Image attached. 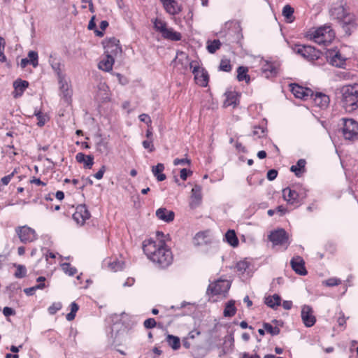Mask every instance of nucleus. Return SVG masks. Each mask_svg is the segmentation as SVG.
Masks as SVG:
<instances>
[{
  "label": "nucleus",
  "mask_w": 358,
  "mask_h": 358,
  "mask_svg": "<svg viewBox=\"0 0 358 358\" xmlns=\"http://www.w3.org/2000/svg\"><path fill=\"white\" fill-rule=\"evenodd\" d=\"M143 249L148 258L162 268H166L172 263V252L163 241L158 243L152 240L145 241Z\"/></svg>",
  "instance_id": "nucleus-1"
},
{
  "label": "nucleus",
  "mask_w": 358,
  "mask_h": 358,
  "mask_svg": "<svg viewBox=\"0 0 358 358\" xmlns=\"http://www.w3.org/2000/svg\"><path fill=\"white\" fill-rule=\"evenodd\" d=\"M329 14L333 20H337L345 34L350 35L357 26L356 18L350 13L345 0H338L332 3Z\"/></svg>",
  "instance_id": "nucleus-2"
},
{
  "label": "nucleus",
  "mask_w": 358,
  "mask_h": 358,
  "mask_svg": "<svg viewBox=\"0 0 358 358\" xmlns=\"http://www.w3.org/2000/svg\"><path fill=\"white\" fill-rule=\"evenodd\" d=\"M341 102L347 112L358 108V84L345 85L341 89Z\"/></svg>",
  "instance_id": "nucleus-3"
},
{
  "label": "nucleus",
  "mask_w": 358,
  "mask_h": 358,
  "mask_svg": "<svg viewBox=\"0 0 358 358\" xmlns=\"http://www.w3.org/2000/svg\"><path fill=\"white\" fill-rule=\"evenodd\" d=\"M310 36L315 43L327 45L334 38L335 33L330 25L326 24L313 31Z\"/></svg>",
  "instance_id": "nucleus-4"
},
{
  "label": "nucleus",
  "mask_w": 358,
  "mask_h": 358,
  "mask_svg": "<svg viewBox=\"0 0 358 358\" xmlns=\"http://www.w3.org/2000/svg\"><path fill=\"white\" fill-rule=\"evenodd\" d=\"M342 134L345 139L354 141L358 138V122L351 118H342Z\"/></svg>",
  "instance_id": "nucleus-5"
},
{
  "label": "nucleus",
  "mask_w": 358,
  "mask_h": 358,
  "mask_svg": "<svg viewBox=\"0 0 358 358\" xmlns=\"http://www.w3.org/2000/svg\"><path fill=\"white\" fill-rule=\"evenodd\" d=\"M189 64L190 68L192 69V73L194 76L196 84L201 87H206L209 80L208 72L204 69L201 68L196 62H189Z\"/></svg>",
  "instance_id": "nucleus-6"
},
{
  "label": "nucleus",
  "mask_w": 358,
  "mask_h": 358,
  "mask_svg": "<svg viewBox=\"0 0 358 358\" xmlns=\"http://www.w3.org/2000/svg\"><path fill=\"white\" fill-rule=\"evenodd\" d=\"M230 282L227 280H218L209 285L207 294L212 295H223L228 292L230 288Z\"/></svg>",
  "instance_id": "nucleus-7"
},
{
  "label": "nucleus",
  "mask_w": 358,
  "mask_h": 358,
  "mask_svg": "<svg viewBox=\"0 0 358 358\" xmlns=\"http://www.w3.org/2000/svg\"><path fill=\"white\" fill-rule=\"evenodd\" d=\"M268 239L273 245H282L286 248L289 245V236L283 229H279L272 231L268 236Z\"/></svg>",
  "instance_id": "nucleus-8"
},
{
  "label": "nucleus",
  "mask_w": 358,
  "mask_h": 358,
  "mask_svg": "<svg viewBox=\"0 0 358 358\" xmlns=\"http://www.w3.org/2000/svg\"><path fill=\"white\" fill-rule=\"evenodd\" d=\"M294 50L296 54L310 61L317 59L319 57L318 51L310 45H296Z\"/></svg>",
  "instance_id": "nucleus-9"
},
{
  "label": "nucleus",
  "mask_w": 358,
  "mask_h": 358,
  "mask_svg": "<svg viewBox=\"0 0 358 358\" xmlns=\"http://www.w3.org/2000/svg\"><path fill=\"white\" fill-rule=\"evenodd\" d=\"M15 231L21 242L24 243H30L36 239L35 231L27 226L19 227Z\"/></svg>",
  "instance_id": "nucleus-10"
},
{
  "label": "nucleus",
  "mask_w": 358,
  "mask_h": 358,
  "mask_svg": "<svg viewBox=\"0 0 358 358\" xmlns=\"http://www.w3.org/2000/svg\"><path fill=\"white\" fill-rule=\"evenodd\" d=\"M105 55L114 58L122 53V48L119 44V41L115 38H110L104 46Z\"/></svg>",
  "instance_id": "nucleus-11"
},
{
  "label": "nucleus",
  "mask_w": 358,
  "mask_h": 358,
  "mask_svg": "<svg viewBox=\"0 0 358 358\" xmlns=\"http://www.w3.org/2000/svg\"><path fill=\"white\" fill-rule=\"evenodd\" d=\"M327 57L329 63L334 66L343 68L345 64V58L342 57L338 51L328 50Z\"/></svg>",
  "instance_id": "nucleus-12"
},
{
  "label": "nucleus",
  "mask_w": 358,
  "mask_h": 358,
  "mask_svg": "<svg viewBox=\"0 0 358 358\" xmlns=\"http://www.w3.org/2000/svg\"><path fill=\"white\" fill-rule=\"evenodd\" d=\"M290 264L292 269L297 274L301 275H306L307 274V271L304 266L305 262L301 257L296 256L293 257L290 262Z\"/></svg>",
  "instance_id": "nucleus-13"
},
{
  "label": "nucleus",
  "mask_w": 358,
  "mask_h": 358,
  "mask_svg": "<svg viewBox=\"0 0 358 358\" xmlns=\"http://www.w3.org/2000/svg\"><path fill=\"white\" fill-rule=\"evenodd\" d=\"M49 63L57 76V78L65 76L66 75L63 73L64 64L62 63L60 58H57L50 55L49 59Z\"/></svg>",
  "instance_id": "nucleus-14"
},
{
  "label": "nucleus",
  "mask_w": 358,
  "mask_h": 358,
  "mask_svg": "<svg viewBox=\"0 0 358 358\" xmlns=\"http://www.w3.org/2000/svg\"><path fill=\"white\" fill-rule=\"evenodd\" d=\"M57 79L59 85L60 94L65 99L66 101H69L71 95V90L66 80V76Z\"/></svg>",
  "instance_id": "nucleus-15"
},
{
  "label": "nucleus",
  "mask_w": 358,
  "mask_h": 358,
  "mask_svg": "<svg viewBox=\"0 0 358 358\" xmlns=\"http://www.w3.org/2000/svg\"><path fill=\"white\" fill-rule=\"evenodd\" d=\"M201 187L199 185H196L192 189V195L189 202L190 208H195L198 207L201 202Z\"/></svg>",
  "instance_id": "nucleus-16"
},
{
  "label": "nucleus",
  "mask_w": 358,
  "mask_h": 358,
  "mask_svg": "<svg viewBox=\"0 0 358 358\" xmlns=\"http://www.w3.org/2000/svg\"><path fill=\"white\" fill-rule=\"evenodd\" d=\"M291 87V91L296 98L306 99L312 95V91L308 88H304L297 84H293Z\"/></svg>",
  "instance_id": "nucleus-17"
},
{
  "label": "nucleus",
  "mask_w": 358,
  "mask_h": 358,
  "mask_svg": "<svg viewBox=\"0 0 358 358\" xmlns=\"http://www.w3.org/2000/svg\"><path fill=\"white\" fill-rule=\"evenodd\" d=\"M164 7L170 15H176L180 12V6L176 0H162Z\"/></svg>",
  "instance_id": "nucleus-18"
},
{
  "label": "nucleus",
  "mask_w": 358,
  "mask_h": 358,
  "mask_svg": "<svg viewBox=\"0 0 358 358\" xmlns=\"http://www.w3.org/2000/svg\"><path fill=\"white\" fill-rule=\"evenodd\" d=\"M156 216L158 219L166 222H170L174 220L175 213L165 208H160L156 211Z\"/></svg>",
  "instance_id": "nucleus-19"
},
{
  "label": "nucleus",
  "mask_w": 358,
  "mask_h": 358,
  "mask_svg": "<svg viewBox=\"0 0 358 358\" xmlns=\"http://www.w3.org/2000/svg\"><path fill=\"white\" fill-rule=\"evenodd\" d=\"M76 159L78 163L83 164L86 169H91L94 164V157L92 155H85L83 152H78L76 155Z\"/></svg>",
  "instance_id": "nucleus-20"
},
{
  "label": "nucleus",
  "mask_w": 358,
  "mask_h": 358,
  "mask_svg": "<svg viewBox=\"0 0 358 358\" xmlns=\"http://www.w3.org/2000/svg\"><path fill=\"white\" fill-rule=\"evenodd\" d=\"M282 196L288 203L294 204L298 200L299 194L295 190L287 187L282 190Z\"/></svg>",
  "instance_id": "nucleus-21"
},
{
  "label": "nucleus",
  "mask_w": 358,
  "mask_h": 358,
  "mask_svg": "<svg viewBox=\"0 0 358 358\" xmlns=\"http://www.w3.org/2000/svg\"><path fill=\"white\" fill-rule=\"evenodd\" d=\"M114 62V58L110 57L109 55H106L105 58L99 62L98 67L102 71L109 72L113 69Z\"/></svg>",
  "instance_id": "nucleus-22"
},
{
  "label": "nucleus",
  "mask_w": 358,
  "mask_h": 358,
  "mask_svg": "<svg viewBox=\"0 0 358 358\" xmlns=\"http://www.w3.org/2000/svg\"><path fill=\"white\" fill-rule=\"evenodd\" d=\"M162 37L173 41H178L181 39V34L175 31L172 28H165L164 31L161 34Z\"/></svg>",
  "instance_id": "nucleus-23"
},
{
  "label": "nucleus",
  "mask_w": 358,
  "mask_h": 358,
  "mask_svg": "<svg viewBox=\"0 0 358 358\" xmlns=\"http://www.w3.org/2000/svg\"><path fill=\"white\" fill-rule=\"evenodd\" d=\"M29 83L26 80H22L20 79L17 80L13 83V87L15 88V97L20 96L22 94L24 91L28 87Z\"/></svg>",
  "instance_id": "nucleus-24"
},
{
  "label": "nucleus",
  "mask_w": 358,
  "mask_h": 358,
  "mask_svg": "<svg viewBox=\"0 0 358 358\" xmlns=\"http://www.w3.org/2000/svg\"><path fill=\"white\" fill-rule=\"evenodd\" d=\"M164 170V165L162 163H159L152 167V172L158 181H163L166 179V175L162 173Z\"/></svg>",
  "instance_id": "nucleus-25"
},
{
  "label": "nucleus",
  "mask_w": 358,
  "mask_h": 358,
  "mask_svg": "<svg viewBox=\"0 0 358 358\" xmlns=\"http://www.w3.org/2000/svg\"><path fill=\"white\" fill-rule=\"evenodd\" d=\"M226 99L224 103V106H236L238 101V94L236 92H227L225 94Z\"/></svg>",
  "instance_id": "nucleus-26"
},
{
  "label": "nucleus",
  "mask_w": 358,
  "mask_h": 358,
  "mask_svg": "<svg viewBox=\"0 0 358 358\" xmlns=\"http://www.w3.org/2000/svg\"><path fill=\"white\" fill-rule=\"evenodd\" d=\"M314 101L320 108H326L329 103V97L324 94L317 93L315 94Z\"/></svg>",
  "instance_id": "nucleus-27"
},
{
  "label": "nucleus",
  "mask_w": 358,
  "mask_h": 358,
  "mask_svg": "<svg viewBox=\"0 0 358 358\" xmlns=\"http://www.w3.org/2000/svg\"><path fill=\"white\" fill-rule=\"evenodd\" d=\"M262 70L266 78H269L277 74V69L275 66L273 64L268 62H266L265 64L262 66Z\"/></svg>",
  "instance_id": "nucleus-28"
},
{
  "label": "nucleus",
  "mask_w": 358,
  "mask_h": 358,
  "mask_svg": "<svg viewBox=\"0 0 358 358\" xmlns=\"http://www.w3.org/2000/svg\"><path fill=\"white\" fill-rule=\"evenodd\" d=\"M280 302L281 298L276 294L265 298V303L272 308H275V307L279 306L280 305Z\"/></svg>",
  "instance_id": "nucleus-29"
},
{
  "label": "nucleus",
  "mask_w": 358,
  "mask_h": 358,
  "mask_svg": "<svg viewBox=\"0 0 358 358\" xmlns=\"http://www.w3.org/2000/svg\"><path fill=\"white\" fill-rule=\"evenodd\" d=\"M306 164V160L301 159L297 162L296 165H293L291 166L290 171L294 172L297 177H299L301 172L304 171Z\"/></svg>",
  "instance_id": "nucleus-30"
},
{
  "label": "nucleus",
  "mask_w": 358,
  "mask_h": 358,
  "mask_svg": "<svg viewBox=\"0 0 358 358\" xmlns=\"http://www.w3.org/2000/svg\"><path fill=\"white\" fill-rule=\"evenodd\" d=\"M248 69L245 66H239L237 69V79L238 81L245 80L247 83L250 82V76L248 74Z\"/></svg>",
  "instance_id": "nucleus-31"
},
{
  "label": "nucleus",
  "mask_w": 358,
  "mask_h": 358,
  "mask_svg": "<svg viewBox=\"0 0 358 358\" xmlns=\"http://www.w3.org/2000/svg\"><path fill=\"white\" fill-rule=\"evenodd\" d=\"M96 149L101 154L107 155L109 152L108 143L103 138H100L96 143Z\"/></svg>",
  "instance_id": "nucleus-32"
},
{
  "label": "nucleus",
  "mask_w": 358,
  "mask_h": 358,
  "mask_svg": "<svg viewBox=\"0 0 358 358\" xmlns=\"http://www.w3.org/2000/svg\"><path fill=\"white\" fill-rule=\"evenodd\" d=\"M227 242L233 247L238 245V240L234 230H229L225 234Z\"/></svg>",
  "instance_id": "nucleus-33"
},
{
  "label": "nucleus",
  "mask_w": 358,
  "mask_h": 358,
  "mask_svg": "<svg viewBox=\"0 0 358 358\" xmlns=\"http://www.w3.org/2000/svg\"><path fill=\"white\" fill-rule=\"evenodd\" d=\"M220 46L221 43L219 40H213L212 41H208L207 42V50L211 54L215 53L218 49H220Z\"/></svg>",
  "instance_id": "nucleus-34"
},
{
  "label": "nucleus",
  "mask_w": 358,
  "mask_h": 358,
  "mask_svg": "<svg viewBox=\"0 0 358 358\" xmlns=\"http://www.w3.org/2000/svg\"><path fill=\"white\" fill-rule=\"evenodd\" d=\"M167 342L173 350H178L180 346L179 338L173 335H168Z\"/></svg>",
  "instance_id": "nucleus-35"
},
{
  "label": "nucleus",
  "mask_w": 358,
  "mask_h": 358,
  "mask_svg": "<svg viewBox=\"0 0 358 358\" xmlns=\"http://www.w3.org/2000/svg\"><path fill=\"white\" fill-rule=\"evenodd\" d=\"M152 22L154 24L155 29L161 34L164 31L165 28L167 27L166 23L161 19L156 18L154 20H152Z\"/></svg>",
  "instance_id": "nucleus-36"
},
{
  "label": "nucleus",
  "mask_w": 358,
  "mask_h": 358,
  "mask_svg": "<svg viewBox=\"0 0 358 358\" xmlns=\"http://www.w3.org/2000/svg\"><path fill=\"white\" fill-rule=\"evenodd\" d=\"M301 319L305 326L308 327L313 326L316 322L314 315H301Z\"/></svg>",
  "instance_id": "nucleus-37"
},
{
  "label": "nucleus",
  "mask_w": 358,
  "mask_h": 358,
  "mask_svg": "<svg viewBox=\"0 0 358 358\" xmlns=\"http://www.w3.org/2000/svg\"><path fill=\"white\" fill-rule=\"evenodd\" d=\"M62 268L65 273L70 276H73L77 273V269L75 267H72L69 263L62 264Z\"/></svg>",
  "instance_id": "nucleus-38"
},
{
  "label": "nucleus",
  "mask_w": 358,
  "mask_h": 358,
  "mask_svg": "<svg viewBox=\"0 0 358 358\" xmlns=\"http://www.w3.org/2000/svg\"><path fill=\"white\" fill-rule=\"evenodd\" d=\"M263 327L266 331H267L272 336L278 335L280 333V329L278 327H273L269 323H264Z\"/></svg>",
  "instance_id": "nucleus-39"
},
{
  "label": "nucleus",
  "mask_w": 358,
  "mask_h": 358,
  "mask_svg": "<svg viewBox=\"0 0 358 358\" xmlns=\"http://www.w3.org/2000/svg\"><path fill=\"white\" fill-rule=\"evenodd\" d=\"M220 71H222L224 72H229L231 70V65L230 63V60L227 59H222L220 61V64L219 66Z\"/></svg>",
  "instance_id": "nucleus-40"
},
{
  "label": "nucleus",
  "mask_w": 358,
  "mask_h": 358,
  "mask_svg": "<svg viewBox=\"0 0 358 358\" xmlns=\"http://www.w3.org/2000/svg\"><path fill=\"white\" fill-rule=\"evenodd\" d=\"M28 57H29V63L34 66V67H36L38 65V53L36 51H29V53H28Z\"/></svg>",
  "instance_id": "nucleus-41"
},
{
  "label": "nucleus",
  "mask_w": 358,
  "mask_h": 358,
  "mask_svg": "<svg viewBox=\"0 0 358 358\" xmlns=\"http://www.w3.org/2000/svg\"><path fill=\"white\" fill-rule=\"evenodd\" d=\"M27 273V269L23 265H17V270L15 273V277L17 278H22L25 277Z\"/></svg>",
  "instance_id": "nucleus-42"
},
{
  "label": "nucleus",
  "mask_w": 358,
  "mask_h": 358,
  "mask_svg": "<svg viewBox=\"0 0 358 358\" xmlns=\"http://www.w3.org/2000/svg\"><path fill=\"white\" fill-rule=\"evenodd\" d=\"M124 264L121 262L114 261L113 262H108V267L113 271H117L123 268Z\"/></svg>",
  "instance_id": "nucleus-43"
},
{
  "label": "nucleus",
  "mask_w": 358,
  "mask_h": 358,
  "mask_svg": "<svg viewBox=\"0 0 358 358\" xmlns=\"http://www.w3.org/2000/svg\"><path fill=\"white\" fill-rule=\"evenodd\" d=\"M236 312V308L235 307L234 301H229L225 306V308L223 311V313H235Z\"/></svg>",
  "instance_id": "nucleus-44"
},
{
  "label": "nucleus",
  "mask_w": 358,
  "mask_h": 358,
  "mask_svg": "<svg viewBox=\"0 0 358 358\" xmlns=\"http://www.w3.org/2000/svg\"><path fill=\"white\" fill-rule=\"evenodd\" d=\"M294 13V8L291 7L289 5H286L284 6L282 9V15L287 18L289 20Z\"/></svg>",
  "instance_id": "nucleus-45"
},
{
  "label": "nucleus",
  "mask_w": 358,
  "mask_h": 358,
  "mask_svg": "<svg viewBox=\"0 0 358 358\" xmlns=\"http://www.w3.org/2000/svg\"><path fill=\"white\" fill-rule=\"evenodd\" d=\"M78 207V210H80V213L82 214V217L84 219V221L85 222L90 217V212L88 211L85 205H80Z\"/></svg>",
  "instance_id": "nucleus-46"
},
{
  "label": "nucleus",
  "mask_w": 358,
  "mask_h": 358,
  "mask_svg": "<svg viewBox=\"0 0 358 358\" xmlns=\"http://www.w3.org/2000/svg\"><path fill=\"white\" fill-rule=\"evenodd\" d=\"M73 218L78 224L83 225L85 223L82 214L78 210V207L76 208V212L73 214Z\"/></svg>",
  "instance_id": "nucleus-47"
},
{
  "label": "nucleus",
  "mask_w": 358,
  "mask_h": 358,
  "mask_svg": "<svg viewBox=\"0 0 358 358\" xmlns=\"http://www.w3.org/2000/svg\"><path fill=\"white\" fill-rule=\"evenodd\" d=\"M5 41L2 37H0V62H4L6 60V57L4 55L5 49Z\"/></svg>",
  "instance_id": "nucleus-48"
},
{
  "label": "nucleus",
  "mask_w": 358,
  "mask_h": 358,
  "mask_svg": "<svg viewBox=\"0 0 358 358\" xmlns=\"http://www.w3.org/2000/svg\"><path fill=\"white\" fill-rule=\"evenodd\" d=\"M249 264L246 261H240L236 264V268L238 271L243 273L248 268Z\"/></svg>",
  "instance_id": "nucleus-49"
},
{
  "label": "nucleus",
  "mask_w": 358,
  "mask_h": 358,
  "mask_svg": "<svg viewBox=\"0 0 358 358\" xmlns=\"http://www.w3.org/2000/svg\"><path fill=\"white\" fill-rule=\"evenodd\" d=\"M45 287V284L44 283H41V284H38L34 287H29V288H27L24 289V292L27 294V295H32L34 294V291L36 289H43Z\"/></svg>",
  "instance_id": "nucleus-50"
},
{
  "label": "nucleus",
  "mask_w": 358,
  "mask_h": 358,
  "mask_svg": "<svg viewBox=\"0 0 358 358\" xmlns=\"http://www.w3.org/2000/svg\"><path fill=\"white\" fill-rule=\"evenodd\" d=\"M35 115L36 116L37 120H38L37 124L39 127L43 126L45 124V121H46L45 117L40 111H38L37 113L35 112Z\"/></svg>",
  "instance_id": "nucleus-51"
},
{
  "label": "nucleus",
  "mask_w": 358,
  "mask_h": 358,
  "mask_svg": "<svg viewBox=\"0 0 358 358\" xmlns=\"http://www.w3.org/2000/svg\"><path fill=\"white\" fill-rule=\"evenodd\" d=\"M143 146L145 149L148 150L150 152H152L155 150L152 139L143 141Z\"/></svg>",
  "instance_id": "nucleus-52"
},
{
  "label": "nucleus",
  "mask_w": 358,
  "mask_h": 358,
  "mask_svg": "<svg viewBox=\"0 0 358 358\" xmlns=\"http://www.w3.org/2000/svg\"><path fill=\"white\" fill-rule=\"evenodd\" d=\"M156 325V322L153 318H148L144 322V327L147 329H151L155 327Z\"/></svg>",
  "instance_id": "nucleus-53"
},
{
  "label": "nucleus",
  "mask_w": 358,
  "mask_h": 358,
  "mask_svg": "<svg viewBox=\"0 0 358 358\" xmlns=\"http://www.w3.org/2000/svg\"><path fill=\"white\" fill-rule=\"evenodd\" d=\"M191 163V161L190 159H187V158H185V159H178V158H176L174 159L173 161V164L175 166H177V165H179V164H188L189 165Z\"/></svg>",
  "instance_id": "nucleus-54"
},
{
  "label": "nucleus",
  "mask_w": 358,
  "mask_h": 358,
  "mask_svg": "<svg viewBox=\"0 0 358 358\" xmlns=\"http://www.w3.org/2000/svg\"><path fill=\"white\" fill-rule=\"evenodd\" d=\"M278 176V171L275 169H271L268 171L266 177L268 180H273Z\"/></svg>",
  "instance_id": "nucleus-55"
},
{
  "label": "nucleus",
  "mask_w": 358,
  "mask_h": 358,
  "mask_svg": "<svg viewBox=\"0 0 358 358\" xmlns=\"http://www.w3.org/2000/svg\"><path fill=\"white\" fill-rule=\"evenodd\" d=\"M62 308V304L60 303H55L49 308L50 313H54L57 311L60 310Z\"/></svg>",
  "instance_id": "nucleus-56"
},
{
  "label": "nucleus",
  "mask_w": 358,
  "mask_h": 358,
  "mask_svg": "<svg viewBox=\"0 0 358 358\" xmlns=\"http://www.w3.org/2000/svg\"><path fill=\"white\" fill-rule=\"evenodd\" d=\"M341 283V280L337 278H329L326 280V285L329 287L338 285Z\"/></svg>",
  "instance_id": "nucleus-57"
},
{
  "label": "nucleus",
  "mask_w": 358,
  "mask_h": 358,
  "mask_svg": "<svg viewBox=\"0 0 358 358\" xmlns=\"http://www.w3.org/2000/svg\"><path fill=\"white\" fill-rule=\"evenodd\" d=\"M138 117L140 121L145 122L148 125H150L152 122L150 117L147 114H141Z\"/></svg>",
  "instance_id": "nucleus-58"
},
{
  "label": "nucleus",
  "mask_w": 358,
  "mask_h": 358,
  "mask_svg": "<svg viewBox=\"0 0 358 358\" xmlns=\"http://www.w3.org/2000/svg\"><path fill=\"white\" fill-rule=\"evenodd\" d=\"M105 171H106V166H102L101 168L98 171V172H96L94 175V177L95 178H96L97 180H101L103 178Z\"/></svg>",
  "instance_id": "nucleus-59"
},
{
  "label": "nucleus",
  "mask_w": 358,
  "mask_h": 358,
  "mask_svg": "<svg viewBox=\"0 0 358 358\" xmlns=\"http://www.w3.org/2000/svg\"><path fill=\"white\" fill-rule=\"evenodd\" d=\"M13 176H14V172L11 173L10 174H9L8 176H6L3 177L1 179V183L3 185H7L10 182V180L13 177Z\"/></svg>",
  "instance_id": "nucleus-60"
},
{
  "label": "nucleus",
  "mask_w": 358,
  "mask_h": 358,
  "mask_svg": "<svg viewBox=\"0 0 358 358\" xmlns=\"http://www.w3.org/2000/svg\"><path fill=\"white\" fill-rule=\"evenodd\" d=\"M253 136H258L261 137L264 134V130L260 127H255L254 130L252 131Z\"/></svg>",
  "instance_id": "nucleus-61"
},
{
  "label": "nucleus",
  "mask_w": 358,
  "mask_h": 358,
  "mask_svg": "<svg viewBox=\"0 0 358 358\" xmlns=\"http://www.w3.org/2000/svg\"><path fill=\"white\" fill-rule=\"evenodd\" d=\"M188 173L192 174V172L191 171H187L186 169H181L180 173V178L185 180L187 178Z\"/></svg>",
  "instance_id": "nucleus-62"
},
{
  "label": "nucleus",
  "mask_w": 358,
  "mask_h": 358,
  "mask_svg": "<svg viewBox=\"0 0 358 358\" xmlns=\"http://www.w3.org/2000/svg\"><path fill=\"white\" fill-rule=\"evenodd\" d=\"M78 310H79V306L76 302H73L71 303L69 313H76V312Z\"/></svg>",
  "instance_id": "nucleus-63"
},
{
  "label": "nucleus",
  "mask_w": 358,
  "mask_h": 358,
  "mask_svg": "<svg viewBox=\"0 0 358 358\" xmlns=\"http://www.w3.org/2000/svg\"><path fill=\"white\" fill-rule=\"evenodd\" d=\"M313 309L310 306L304 305L301 308V313H312Z\"/></svg>",
  "instance_id": "nucleus-64"
}]
</instances>
